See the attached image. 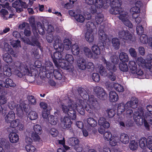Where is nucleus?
Wrapping results in <instances>:
<instances>
[{
    "label": "nucleus",
    "mask_w": 152,
    "mask_h": 152,
    "mask_svg": "<svg viewBox=\"0 0 152 152\" xmlns=\"http://www.w3.org/2000/svg\"><path fill=\"white\" fill-rule=\"evenodd\" d=\"M147 109L148 112L145 113L143 109L140 110V113L142 117L144 125L147 129H149L150 127L152 128V106L148 105Z\"/></svg>",
    "instance_id": "nucleus-1"
},
{
    "label": "nucleus",
    "mask_w": 152,
    "mask_h": 152,
    "mask_svg": "<svg viewBox=\"0 0 152 152\" xmlns=\"http://www.w3.org/2000/svg\"><path fill=\"white\" fill-rule=\"evenodd\" d=\"M58 37V40H56L55 42L56 45L54 46V48L57 50V51L54 52L53 54L51 55L53 62L55 65H58L57 62L62 58L63 53V51L64 50L63 45L61 43V41L59 39Z\"/></svg>",
    "instance_id": "nucleus-2"
},
{
    "label": "nucleus",
    "mask_w": 152,
    "mask_h": 152,
    "mask_svg": "<svg viewBox=\"0 0 152 152\" xmlns=\"http://www.w3.org/2000/svg\"><path fill=\"white\" fill-rule=\"evenodd\" d=\"M87 101V105L85 107L86 110L89 113H91L95 109L99 108V104L96 99L93 96H89Z\"/></svg>",
    "instance_id": "nucleus-3"
},
{
    "label": "nucleus",
    "mask_w": 152,
    "mask_h": 152,
    "mask_svg": "<svg viewBox=\"0 0 152 152\" xmlns=\"http://www.w3.org/2000/svg\"><path fill=\"white\" fill-rule=\"evenodd\" d=\"M15 73L20 77H22L26 75H30L31 74L30 72L29 66L27 63H24V64H20L17 68V69L15 70Z\"/></svg>",
    "instance_id": "nucleus-4"
},
{
    "label": "nucleus",
    "mask_w": 152,
    "mask_h": 152,
    "mask_svg": "<svg viewBox=\"0 0 152 152\" xmlns=\"http://www.w3.org/2000/svg\"><path fill=\"white\" fill-rule=\"evenodd\" d=\"M126 116L129 118H131L133 115V118L137 124H141L142 123L143 119L141 113L139 111H135L133 114V110L128 109L126 112Z\"/></svg>",
    "instance_id": "nucleus-5"
},
{
    "label": "nucleus",
    "mask_w": 152,
    "mask_h": 152,
    "mask_svg": "<svg viewBox=\"0 0 152 152\" xmlns=\"http://www.w3.org/2000/svg\"><path fill=\"white\" fill-rule=\"evenodd\" d=\"M94 91L97 97L100 100H104L107 99V95L102 88L99 86L94 87Z\"/></svg>",
    "instance_id": "nucleus-6"
},
{
    "label": "nucleus",
    "mask_w": 152,
    "mask_h": 152,
    "mask_svg": "<svg viewBox=\"0 0 152 152\" xmlns=\"http://www.w3.org/2000/svg\"><path fill=\"white\" fill-rule=\"evenodd\" d=\"M123 13L118 16V18L126 26L130 28H132L133 25L131 21L129 20V16L127 15V13L126 12H124Z\"/></svg>",
    "instance_id": "nucleus-7"
},
{
    "label": "nucleus",
    "mask_w": 152,
    "mask_h": 152,
    "mask_svg": "<svg viewBox=\"0 0 152 152\" xmlns=\"http://www.w3.org/2000/svg\"><path fill=\"white\" fill-rule=\"evenodd\" d=\"M110 0H96L94 6L97 8H107L110 5Z\"/></svg>",
    "instance_id": "nucleus-8"
},
{
    "label": "nucleus",
    "mask_w": 152,
    "mask_h": 152,
    "mask_svg": "<svg viewBox=\"0 0 152 152\" xmlns=\"http://www.w3.org/2000/svg\"><path fill=\"white\" fill-rule=\"evenodd\" d=\"M75 105V109L76 108L77 111L81 115H83L85 114V110L84 108L85 104L84 101L82 99H78Z\"/></svg>",
    "instance_id": "nucleus-9"
},
{
    "label": "nucleus",
    "mask_w": 152,
    "mask_h": 152,
    "mask_svg": "<svg viewBox=\"0 0 152 152\" xmlns=\"http://www.w3.org/2000/svg\"><path fill=\"white\" fill-rule=\"evenodd\" d=\"M75 105V103L71 100H69L67 103L64 104V103L61 104L60 106L63 112L66 114Z\"/></svg>",
    "instance_id": "nucleus-10"
},
{
    "label": "nucleus",
    "mask_w": 152,
    "mask_h": 152,
    "mask_svg": "<svg viewBox=\"0 0 152 152\" xmlns=\"http://www.w3.org/2000/svg\"><path fill=\"white\" fill-rule=\"evenodd\" d=\"M58 65H55L57 67H61L62 69L68 70L72 69V66L64 58H61L57 62Z\"/></svg>",
    "instance_id": "nucleus-11"
},
{
    "label": "nucleus",
    "mask_w": 152,
    "mask_h": 152,
    "mask_svg": "<svg viewBox=\"0 0 152 152\" xmlns=\"http://www.w3.org/2000/svg\"><path fill=\"white\" fill-rule=\"evenodd\" d=\"M61 127L64 129L70 128L72 124V122L70 119L68 117L66 116L61 119Z\"/></svg>",
    "instance_id": "nucleus-12"
},
{
    "label": "nucleus",
    "mask_w": 152,
    "mask_h": 152,
    "mask_svg": "<svg viewBox=\"0 0 152 152\" xmlns=\"http://www.w3.org/2000/svg\"><path fill=\"white\" fill-rule=\"evenodd\" d=\"M77 64L78 68L82 70H84L86 68V60L82 57L79 56L77 58Z\"/></svg>",
    "instance_id": "nucleus-13"
},
{
    "label": "nucleus",
    "mask_w": 152,
    "mask_h": 152,
    "mask_svg": "<svg viewBox=\"0 0 152 152\" xmlns=\"http://www.w3.org/2000/svg\"><path fill=\"white\" fill-rule=\"evenodd\" d=\"M138 100L135 97H132L130 101L128 102L126 104V106L128 107H131L133 108H136L138 105Z\"/></svg>",
    "instance_id": "nucleus-14"
},
{
    "label": "nucleus",
    "mask_w": 152,
    "mask_h": 152,
    "mask_svg": "<svg viewBox=\"0 0 152 152\" xmlns=\"http://www.w3.org/2000/svg\"><path fill=\"white\" fill-rule=\"evenodd\" d=\"M110 13L112 14L116 15H119L122 14L123 12H126L123 11L121 7H111V8L110 10Z\"/></svg>",
    "instance_id": "nucleus-15"
},
{
    "label": "nucleus",
    "mask_w": 152,
    "mask_h": 152,
    "mask_svg": "<svg viewBox=\"0 0 152 152\" xmlns=\"http://www.w3.org/2000/svg\"><path fill=\"white\" fill-rule=\"evenodd\" d=\"M3 72L1 73V77L4 78L5 76L10 77L12 75L11 69L7 66L5 65L3 68Z\"/></svg>",
    "instance_id": "nucleus-16"
},
{
    "label": "nucleus",
    "mask_w": 152,
    "mask_h": 152,
    "mask_svg": "<svg viewBox=\"0 0 152 152\" xmlns=\"http://www.w3.org/2000/svg\"><path fill=\"white\" fill-rule=\"evenodd\" d=\"M104 27V26H101L100 27V29L98 31L99 39L102 41V42H104L107 38V35L104 33L103 31Z\"/></svg>",
    "instance_id": "nucleus-17"
},
{
    "label": "nucleus",
    "mask_w": 152,
    "mask_h": 152,
    "mask_svg": "<svg viewBox=\"0 0 152 152\" xmlns=\"http://www.w3.org/2000/svg\"><path fill=\"white\" fill-rule=\"evenodd\" d=\"M15 113L12 111H10L5 117V120L7 123H10L15 118Z\"/></svg>",
    "instance_id": "nucleus-18"
},
{
    "label": "nucleus",
    "mask_w": 152,
    "mask_h": 152,
    "mask_svg": "<svg viewBox=\"0 0 152 152\" xmlns=\"http://www.w3.org/2000/svg\"><path fill=\"white\" fill-rule=\"evenodd\" d=\"M59 38V39L61 41L60 37L59 36L56 35L49 34L47 36L46 39L47 41L49 43H51L53 42V40H54L53 46L56 45V40H58V38Z\"/></svg>",
    "instance_id": "nucleus-19"
},
{
    "label": "nucleus",
    "mask_w": 152,
    "mask_h": 152,
    "mask_svg": "<svg viewBox=\"0 0 152 152\" xmlns=\"http://www.w3.org/2000/svg\"><path fill=\"white\" fill-rule=\"evenodd\" d=\"M34 36L31 37V43L32 44V45H31L33 46H37L40 47V44L38 41V37L37 36L38 34L36 31V33H35L34 34Z\"/></svg>",
    "instance_id": "nucleus-20"
},
{
    "label": "nucleus",
    "mask_w": 152,
    "mask_h": 152,
    "mask_svg": "<svg viewBox=\"0 0 152 152\" xmlns=\"http://www.w3.org/2000/svg\"><path fill=\"white\" fill-rule=\"evenodd\" d=\"M10 142L12 143L18 142L19 139L18 135L15 132H11L9 136Z\"/></svg>",
    "instance_id": "nucleus-21"
},
{
    "label": "nucleus",
    "mask_w": 152,
    "mask_h": 152,
    "mask_svg": "<svg viewBox=\"0 0 152 152\" xmlns=\"http://www.w3.org/2000/svg\"><path fill=\"white\" fill-rule=\"evenodd\" d=\"M77 90L80 96L84 99L87 100L89 98V95L84 88L80 87L78 88Z\"/></svg>",
    "instance_id": "nucleus-22"
},
{
    "label": "nucleus",
    "mask_w": 152,
    "mask_h": 152,
    "mask_svg": "<svg viewBox=\"0 0 152 152\" xmlns=\"http://www.w3.org/2000/svg\"><path fill=\"white\" fill-rule=\"evenodd\" d=\"M118 99V94L113 91H111L109 93V99L110 102H115L117 101Z\"/></svg>",
    "instance_id": "nucleus-23"
},
{
    "label": "nucleus",
    "mask_w": 152,
    "mask_h": 152,
    "mask_svg": "<svg viewBox=\"0 0 152 152\" xmlns=\"http://www.w3.org/2000/svg\"><path fill=\"white\" fill-rule=\"evenodd\" d=\"M93 32L89 31H87L85 34V39L86 40L89 42H92L94 40V36Z\"/></svg>",
    "instance_id": "nucleus-24"
},
{
    "label": "nucleus",
    "mask_w": 152,
    "mask_h": 152,
    "mask_svg": "<svg viewBox=\"0 0 152 152\" xmlns=\"http://www.w3.org/2000/svg\"><path fill=\"white\" fill-rule=\"evenodd\" d=\"M75 105L66 114L72 120H75L76 117V113L75 110Z\"/></svg>",
    "instance_id": "nucleus-25"
},
{
    "label": "nucleus",
    "mask_w": 152,
    "mask_h": 152,
    "mask_svg": "<svg viewBox=\"0 0 152 152\" xmlns=\"http://www.w3.org/2000/svg\"><path fill=\"white\" fill-rule=\"evenodd\" d=\"M120 140L122 143L124 144H126L128 143L129 142V137L126 134L122 133L120 134Z\"/></svg>",
    "instance_id": "nucleus-26"
},
{
    "label": "nucleus",
    "mask_w": 152,
    "mask_h": 152,
    "mask_svg": "<svg viewBox=\"0 0 152 152\" xmlns=\"http://www.w3.org/2000/svg\"><path fill=\"white\" fill-rule=\"evenodd\" d=\"M12 7L16 9L18 12L20 13L23 11V9L20 7V3L18 0H16L12 3Z\"/></svg>",
    "instance_id": "nucleus-27"
},
{
    "label": "nucleus",
    "mask_w": 152,
    "mask_h": 152,
    "mask_svg": "<svg viewBox=\"0 0 152 152\" xmlns=\"http://www.w3.org/2000/svg\"><path fill=\"white\" fill-rule=\"evenodd\" d=\"M104 63L106 64L107 69L110 72H115L116 70V68L114 64H111L105 60Z\"/></svg>",
    "instance_id": "nucleus-28"
},
{
    "label": "nucleus",
    "mask_w": 152,
    "mask_h": 152,
    "mask_svg": "<svg viewBox=\"0 0 152 152\" xmlns=\"http://www.w3.org/2000/svg\"><path fill=\"white\" fill-rule=\"evenodd\" d=\"M129 66L131 72L132 74L135 73V71L137 69V65L135 62L134 61H130Z\"/></svg>",
    "instance_id": "nucleus-29"
},
{
    "label": "nucleus",
    "mask_w": 152,
    "mask_h": 152,
    "mask_svg": "<svg viewBox=\"0 0 152 152\" xmlns=\"http://www.w3.org/2000/svg\"><path fill=\"white\" fill-rule=\"evenodd\" d=\"M29 21L31 24V26L32 28V30L34 34L36 33L37 31V27L35 24L34 18L33 17H31L29 18Z\"/></svg>",
    "instance_id": "nucleus-30"
},
{
    "label": "nucleus",
    "mask_w": 152,
    "mask_h": 152,
    "mask_svg": "<svg viewBox=\"0 0 152 152\" xmlns=\"http://www.w3.org/2000/svg\"><path fill=\"white\" fill-rule=\"evenodd\" d=\"M119 58L120 60L122 62H127L129 60L128 54L124 52L121 53L120 54Z\"/></svg>",
    "instance_id": "nucleus-31"
},
{
    "label": "nucleus",
    "mask_w": 152,
    "mask_h": 152,
    "mask_svg": "<svg viewBox=\"0 0 152 152\" xmlns=\"http://www.w3.org/2000/svg\"><path fill=\"white\" fill-rule=\"evenodd\" d=\"M84 53L88 58H92L93 54L91 50L87 47H85L83 48Z\"/></svg>",
    "instance_id": "nucleus-32"
},
{
    "label": "nucleus",
    "mask_w": 152,
    "mask_h": 152,
    "mask_svg": "<svg viewBox=\"0 0 152 152\" xmlns=\"http://www.w3.org/2000/svg\"><path fill=\"white\" fill-rule=\"evenodd\" d=\"M17 113L20 116H22L23 114L24 111H26V107L23 104L19 105L17 108Z\"/></svg>",
    "instance_id": "nucleus-33"
},
{
    "label": "nucleus",
    "mask_w": 152,
    "mask_h": 152,
    "mask_svg": "<svg viewBox=\"0 0 152 152\" xmlns=\"http://www.w3.org/2000/svg\"><path fill=\"white\" fill-rule=\"evenodd\" d=\"M72 51L74 55H78L80 53V50L78 45L77 44H74L72 47Z\"/></svg>",
    "instance_id": "nucleus-34"
},
{
    "label": "nucleus",
    "mask_w": 152,
    "mask_h": 152,
    "mask_svg": "<svg viewBox=\"0 0 152 152\" xmlns=\"http://www.w3.org/2000/svg\"><path fill=\"white\" fill-rule=\"evenodd\" d=\"M135 76L140 79H142L144 78L145 75L142 70L141 69H137L135 73H133Z\"/></svg>",
    "instance_id": "nucleus-35"
},
{
    "label": "nucleus",
    "mask_w": 152,
    "mask_h": 152,
    "mask_svg": "<svg viewBox=\"0 0 152 152\" xmlns=\"http://www.w3.org/2000/svg\"><path fill=\"white\" fill-rule=\"evenodd\" d=\"M68 143L70 145L74 146V147L77 145L79 143L78 140L75 137H71L68 140Z\"/></svg>",
    "instance_id": "nucleus-36"
},
{
    "label": "nucleus",
    "mask_w": 152,
    "mask_h": 152,
    "mask_svg": "<svg viewBox=\"0 0 152 152\" xmlns=\"http://www.w3.org/2000/svg\"><path fill=\"white\" fill-rule=\"evenodd\" d=\"M128 107L126 106V104H124L123 103H121L118 104L117 108V113L118 114H121L124 111L125 109H127Z\"/></svg>",
    "instance_id": "nucleus-37"
},
{
    "label": "nucleus",
    "mask_w": 152,
    "mask_h": 152,
    "mask_svg": "<svg viewBox=\"0 0 152 152\" xmlns=\"http://www.w3.org/2000/svg\"><path fill=\"white\" fill-rule=\"evenodd\" d=\"M113 46L116 50L118 49L120 47V42L119 40L117 38H113L112 41Z\"/></svg>",
    "instance_id": "nucleus-38"
},
{
    "label": "nucleus",
    "mask_w": 152,
    "mask_h": 152,
    "mask_svg": "<svg viewBox=\"0 0 152 152\" xmlns=\"http://www.w3.org/2000/svg\"><path fill=\"white\" fill-rule=\"evenodd\" d=\"M3 60L7 63H10L12 62V59L10 55L8 53H6L3 55Z\"/></svg>",
    "instance_id": "nucleus-39"
},
{
    "label": "nucleus",
    "mask_w": 152,
    "mask_h": 152,
    "mask_svg": "<svg viewBox=\"0 0 152 152\" xmlns=\"http://www.w3.org/2000/svg\"><path fill=\"white\" fill-rule=\"evenodd\" d=\"M87 29V31H89L91 32H93L94 29L96 28L94 23L91 22H87L86 25Z\"/></svg>",
    "instance_id": "nucleus-40"
},
{
    "label": "nucleus",
    "mask_w": 152,
    "mask_h": 152,
    "mask_svg": "<svg viewBox=\"0 0 152 152\" xmlns=\"http://www.w3.org/2000/svg\"><path fill=\"white\" fill-rule=\"evenodd\" d=\"M98 72L100 74L104 76L107 75V73L105 69L102 65H99L98 66Z\"/></svg>",
    "instance_id": "nucleus-41"
},
{
    "label": "nucleus",
    "mask_w": 152,
    "mask_h": 152,
    "mask_svg": "<svg viewBox=\"0 0 152 152\" xmlns=\"http://www.w3.org/2000/svg\"><path fill=\"white\" fill-rule=\"evenodd\" d=\"M119 67L120 70L123 72H126L128 70L127 64L125 62L120 63L119 64Z\"/></svg>",
    "instance_id": "nucleus-42"
},
{
    "label": "nucleus",
    "mask_w": 152,
    "mask_h": 152,
    "mask_svg": "<svg viewBox=\"0 0 152 152\" xmlns=\"http://www.w3.org/2000/svg\"><path fill=\"white\" fill-rule=\"evenodd\" d=\"M71 42L68 39H65L64 41V48L66 50H69L71 46Z\"/></svg>",
    "instance_id": "nucleus-43"
},
{
    "label": "nucleus",
    "mask_w": 152,
    "mask_h": 152,
    "mask_svg": "<svg viewBox=\"0 0 152 152\" xmlns=\"http://www.w3.org/2000/svg\"><path fill=\"white\" fill-rule=\"evenodd\" d=\"M48 120L50 124L53 125H56L58 121L56 116H49L48 118Z\"/></svg>",
    "instance_id": "nucleus-44"
},
{
    "label": "nucleus",
    "mask_w": 152,
    "mask_h": 152,
    "mask_svg": "<svg viewBox=\"0 0 152 152\" xmlns=\"http://www.w3.org/2000/svg\"><path fill=\"white\" fill-rule=\"evenodd\" d=\"M29 105H35L37 101L34 96L32 95L28 96L27 97Z\"/></svg>",
    "instance_id": "nucleus-45"
},
{
    "label": "nucleus",
    "mask_w": 152,
    "mask_h": 152,
    "mask_svg": "<svg viewBox=\"0 0 152 152\" xmlns=\"http://www.w3.org/2000/svg\"><path fill=\"white\" fill-rule=\"evenodd\" d=\"M4 49L6 51L10 52V53L15 56V55L14 54V52L11 48V46L6 42H5L4 43Z\"/></svg>",
    "instance_id": "nucleus-46"
},
{
    "label": "nucleus",
    "mask_w": 152,
    "mask_h": 152,
    "mask_svg": "<svg viewBox=\"0 0 152 152\" xmlns=\"http://www.w3.org/2000/svg\"><path fill=\"white\" fill-rule=\"evenodd\" d=\"M28 116L31 120H34L37 118L38 115L35 112L31 111L29 113Z\"/></svg>",
    "instance_id": "nucleus-47"
},
{
    "label": "nucleus",
    "mask_w": 152,
    "mask_h": 152,
    "mask_svg": "<svg viewBox=\"0 0 152 152\" xmlns=\"http://www.w3.org/2000/svg\"><path fill=\"white\" fill-rule=\"evenodd\" d=\"M54 77L56 79L60 80L62 78V75L61 72L58 69H55L53 71Z\"/></svg>",
    "instance_id": "nucleus-48"
},
{
    "label": "nucleus",
    "mask_w": 152,
    "mask_h": 152,
    "mask_svg": "<svg viewBox=\"0 0 152 152\" xmlns=\"http://www.w3.org/2000/svg\"><path fill=\"white\" fill-rule=\"evenodd\" d=\"M91 50L96 55H99L100 54V49L98 45H93L91 47Z\"/></svg>",
    "instance_id": "nucleus-49"
},
{
    "label": "nucleus",
    "mask_w": 152,
    "mask_h": 152,
    "mask_svg": "<svg viewBox=\"0 0 152 152\" xmlns=\"http://www.w3.org/2000/svg\"><path fill=\"white\" fill-rule=\"evenodd\" d=\"M87 121V123L92 127H95L97 125L96 121L93 118H88Z\"/></svg>",
    "instance_id": "nucleus-50"
},
{
    "label": "nucleus",
    "mask_w": 152,
    "mask_h": 152,
    "mask_svg": "<svg viewBox=\"0 0 152 152\" xmlns=\"http://www.w3.org/2000/svg\"><path fill=\"white\" fill-rule=\"evenodd\" d=\"M75 19L78 22L82 23L85 20V17L84 16L81 14H77L75 16Z\"/></svg>",
    "instance_id": "nucleus-51"
},
{
    "label": "nucleus",
    "mask_w": 152,
    "mask_h": 152,
    "mask_svg": "<svg viewBox=\"0 0 152 152\" xmlns=\"http://www.w3.org/2000/svg\"><path fill=\"white\" fill-rule=\"evenodd\" d=\"M147 139L145 137H142L140 139L139 142L140 147L144 149L146 147L147 144Z\"/></svg>",
    "instance_id": "nucleus-52"
},
{
    "label": "nucleus",
    "mask_w": 152,
    "mask_h": 152,
    "mask_svg": "<svg viewBox=\"0 0 152 152\" xmlns=\"http://www.w3.org/2000/svg\"><path fill=\"white\" fill-rule=\"evenodd\" d=\"M95 20L97 23L100 24L103 20V15L102 14H97L95 17Z\"/></svg>",
    "instance_id": "nucleus-53"
},
{
    "label": "nucleus",
    "mask_w": 152,
    "mask_h": 152,
    "mask_svg": "<svg viewBox=\"0 0 152 152\" xmlns=\"http://www.w3.org/2000/svg\"><path fill=\"white\" fill-rule=\"evenodd\" d=\"M65 57V59L71 65L74 62V58L72 55L67 54L66 55Z\"/></svg>",
    "instance_id": "nucleus-54"
},
{
    "label": "nucleus",
    "mask_w": 152,
    "mask_h": 152,
    "mask_svg": "<svg viewBox=\"0 0 152 152\" xmlns=\"http://www.w3.org/2000/svg\"><path fill=\"white\" fill-rule=\"evenodd\" d=\"M136 62L139 66H145L146 63L145 61L142 57H138L137 59Z\"/></svg>",
    "instance_id": "nucleus-55"
},
{
    "label": "nucleus",
    "mask_w": 152,
    "mask_h": 152,
    "mask_svg": "<svg viewBox=\"0 0 152 152\" xmlns=\"http://www.w3.org/2000/svg\"><path fill=\"white\" fill-rule=\"evenodd\" d=\"M113 87L116 91L119 92H122L124 90L123 87L118 83H115L114 84Z\"/></svg>",
    "instance_id": "nucleus-56"
},
{
    "label": "nucleus",
    "mask_w": 152,
    "mask_h": 152,
    "mask_svg": "<svg viewBox=\"0 0 152 152\" xmlns=\"http://www.w3.org/2000/svg\"><path fill=\"white\" fill-rule=\"evenodd\" d=\"M138 147V143L134 140H132L131 142L129 147L131 150H135Z\"/></svg>",
    "instance_id": "nucleus-57"
},
{
    "label": "nucleus",
    "mask_w": 152,
    "mask_h": 152,
    "mask_svg": "<svg viewBox=\"0 0 152 152\" xmlns=\"http://www.w3.org/2000/svg\"><path fill=\"white\" fill-rule=\"evenodd\" d=\"M146 145L150 150H152V136H149L147 139Z\"/></svg>",
    "instance_id": "nucleus-58"
},
{
    "label": "nucleus",
    "mask_w": 152,
    "mask_h": 152,
    "mask_svg": "<svg viewBox=\"0 0 152 152\" xmlns=\"http://www.w3.org/2000/svg\"><path fill=\"white\" fill-rule=\"evenodd\" d=\"M0 15L3 19L7 20V17L6 16L8 15V12L7 10L4 9H2L0 11Z\"/></svg>",
    "instance_id": "nucleus-59"
},
{
    "label": "nucleus",
    "mask_w": 152,
    "mask_h": 152,
    "mask_svg": "<svg viewBox=\"0 0 152 152\" xmlns=\"http://www.w3.org/2000/svg\"><path fill=\"white\" fill-rule=\"evenodd\" d=\"M121 1L119 0H113L111 4V7H121Z\"/></svg>",
    "instance_id": "nucleus-60"
},
{
    "label": "nucleus",
    "mask_w": 152,
    "mask_h": 152,
    "mask_svg": "<svg viewBox=\"0 0 152 152\" xmlns=\"http://www.w3.org/2000/svg\"><path fill=\"white\" fill-rule=\"evenodd\" d=\"M5 83L6 86H7V88L9 86L10 87H14L15 86V84L13 82V81L11 79L7 78L6 79Z\"/></svg>",
    "instance_id": "nucleus-61"
},
{
    "label": "nucleus",
    "mask_w": 152,
    "mask_h": 152,
    "mask_svg": "<svg viewBox=\"0 0 152 152\" xmlns=\"http://www.w3.org/2000/svg\"><path fill=\"white\" fill-rule=\"evenodd\" d=\"M34 130L36 133L40 134L42 132V129L41 126L38 124L35 125L34 127Z\"/></svg>",
    "instance_id": "nucleus-62"
},
{
    "label": "nucleus",
    "mask_w": 152,
    "mask_h": 152,
    "mask_svg": "<svg viewBox=\"0 0 152 152\" xmlns=\"http://www.w3.org/2000/svg\"><path fill=\"white\" fill-rule=\"evenodd\" d=\"M104 137L105 140L108 141L112 138V135L110 132L107 131L104 133Z\"/></svg>",
    "instance_id": "nucleus-63"
},
{
    "label": "nucleus",
    "mask_w": 152,
    "mask_h": 152,
    "mask_svg": "<svg viewBox=\"0 0 152 152\" xmlns=\"http://www.w3.org/2000/svg\"><path fill=\"white\" fill-rule=\"evenodd\" d=\"M26 149L28 152H34L36 149L34 146L31 144L26 145Z\"/></svg>",
    "instance_id": "nucleus-64"
}]
</instances>
